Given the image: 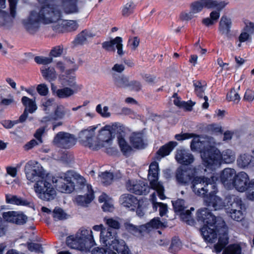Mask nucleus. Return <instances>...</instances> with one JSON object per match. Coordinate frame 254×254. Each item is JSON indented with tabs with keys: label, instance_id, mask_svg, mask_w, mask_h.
<instances>
[{
	"label": "nucleus",
	"instance_id": "603ef678",
	"mask_svg": "<svg viewBox=\"0 0 254 254\" xmlns=\"http://www.w3.org/2000/svg\"><path fill=\"white\" fill-rule=\"evenodd\" d=\"M27 248L30 252L43 253V249L40 244L34 243H27Z\"/></svg>",
	"mask_w": 254,
	"mask_h": 254
},
{
	"label": "nucleus",
	"instance_id": "6ab92c4d",
	"mask_svg": "<svg viewBox=\"0 0 254 254\" xmlns=\"http://www.w3.org/2000/svg\"><path fill=\"white\" fill-rule=\"evenodd\" d=\"M175 159L178 163L186 166L191 164L194 160V156L190 151L184 149L177 150Z\"/></svg>",
	"mask_w": 254,
	"mask_h": 254
},
{
	"label": "nucleus",
	"instance_id": "20e7f679",
	"mask_svg": "<svg viewBox=\"0 0 254 254\" xmlns=\"http://www.w3.org/2000/svg\"><path fill=\"white\" fill-rule=\"evenodd\" d=\"M207 141L210 143V148L201 153L203 165L210 169L219 167L223 160L225 163H231L235 160V154L231 149H226L222 153L215 147L216 142L213 138H208Z\"/></svg>",
	"mask_w": 254,
	"mask_h": 254
},
{
	"label": "nucleus",
	"instance_id": "bb28decb",
	"mask_svg": "<svg viewBox=\"0 0 254 254\" xmlns=\"http://www.w3.org/2000/svg\"><path fill=\"white\" fill-rule=\"evenodd\" d=\"M230 200L228 201L226 211L241 210L245 211L246 208L240 198L237 196H233L230 198Z\"/></svg>",
	"mask_w": 254,
	"mask_h": 254
},
{
	"label": "nucleus",
	"instance_id": "2f4dec72",
	"mask_svg": "<svg viewBox=\"0 0 254 254\" xmlns=\"http://www.w3.org/2000/svg\"><path fill=\"white\" fill-rule=\"evenodd\" d=\"M87 193L84 195H79L75 199L78 205L82 206H87L94 199V194L92 189L87 190Z\"/></svg>",
	"mask_w": 254,
	"mask_h": 254
},
{
	"label": "nucleus",
	"instance_id": "de8ad7c7",
	"mask_svg": "<svg viewBox=\"0 0 254 254\" xmlns=\"http://www.w3.org/2000/svg\"><path fill=\"white\" fill-rule=\"evenodd\" d=\"M223 254H242L241 248L238 245H231L226 248Z\"/></svg>",
	"mask_w": 254,
	"mask_h": 254
},
{
	"label": "nucleus",
	"instance_id": "09e8293b",
	"mask_svg": "<svg viewBox=\"0 0 254 254\" xmlns=\"http://www.w3.org/2000/svg\"><path fill=\"white\" fill-rule=\"evenodd\" d=\"M245 211L241 210L236 211H226V213L234 220L240 221L244 218V212Z\"/></svg>",
	"mask_w": 254,
	"mask_h": 254
},
{
	"label": "nucleus",
	"instance_id": "a878e982",
	"mask_svg": "<svg viewBox=\"0 0 254 254\" xmlns=\"http://www.w3.org/2000/svg\"><path fill=\"white\" fill-rule=\"evenodd\" d=\"M232 21L230 18L226 15H223L219 21L218 31L223 35L229 38L230 36L231 28Z\"/></svg>",
	"mask_w": 254,
	"mask_h": 254
},
{
	"label": "nucleus",
	"instance_id": "a19ab883",
	"mask_svg": "<svg viewBox=\"0 0 254 254\" xmlns=\"http://www.w3.org/2000/svg\"><path fill=\"white\" fill-rule=\"evenodd\" d=\"M67 113L70 115V111L68 109H65L63 105H59L57 106L53 115L57 121L63 119Z\"/></svg>",
	"mask_w": 254,
	"mask_h": 254
},
{
	"label": "nucleus",
	"instance_id": "c03bdc74",
	"mask_svg": "<svg viewBox=\"0 0 254 254\" xmlns=\"http://www.w3.org/2000/svg\"><path fill=\"white\" fill-rule=\"evenodd\" d=\"M136 4L132 1H129L122 8V14L124 16H128L134 11Z\"/></svg>",
	"mask_w": 254,
	"mask_h": 254
},
{
	"label": "nucleus",
	"instance_id": "a211bd4d",
	"mask_svg": "<svg viewBox=\"0 0 254 254\" xmlns=\"http://www.w3.org/2000/svg\"><path fill=\"white\" fill-rule=\"evenodd\" d=\"M236 175L235 170L230 168H225L221 173L220 181L226 189L230 190L233 188V184Z\"/></svg>",
	"mask_w": 254,
	"mask_h": 254
},
{
	"label": "nucleus",
	"instance_id": "f8f14e48",
	"mask_svg": "<svg viewBox=\"0 0 254 254\" xmlns=\"http://www.w3.org/2000/svg\"><path fill=\"white\" fill-rule=\"evenodd\" d=\"M194 172V171L191 169L179 167L175 173L177 183L181 186L188 185L193 177Z\"/></svg>",
	"mask_w": 254,
	"mask_h": 254
},
{
	"label": "nucleus",
	"instance_id": "e2e57ef3",
	"mask_svg": "<svg viewBox=\"0 0 254 254\" xmlns=\"http://www.w3.org/2000/svg\"><path fill=\"white\" fill-rule=\"evenodd\" d=\"M247 197L252 200H254V179L251 180L249 183V187L247 189Z\"/></svg>",
	"mask_w": 254,
	"mask_h": 254
},
{
	"label": "nucleus",
	"instance_id": "9d476101",
	"mask_svg": "<svg viewBox=\"0 0 254 254\" xmlns=\"http://www.w3.org/2000/svg\"><path fill=\"white\" fill-rule=\"evenodd\" d=\"M127 190L130 192L137 195H146L150 190V187L147 183L139 180H128L126 183Z\"/></svg>",
	"mask_w": 254,
	"mask_h": 254
},
{
	"label": "nucleus",
	"instance_id": "6e6d98bb",
	"mask_svg": "<svg viewBox=\"0 0 254 254\" xmlns=\"http://www.w3.org/2000/svg\"><path fill=\"white\" fill-rule=\"evenodd\" d=\"M227 99L229 101H232L238 103L241 98L238 92L235 89H232L227 95Z\"/></svg>",
	"mask_w": 254,
	"mask_h": 254
},
{
	"label": "nucleus",
	"instance_id": "58836bf2",
	"mask_svg": "<svg viewBox=\"0 0 254 254\" xmlns=\"http://www.w3.org/2000/svg\"><path fill=\"white\" fill-rule=\"evenodd\" d=\"M253 158V157L249 154L241 155L237 159V164L241 168H245L251 163Z\"/></svg>",
	"mask_w": 254,
	"mask_h": 254
},
{
	"label": "nucleus",
	"instance_id": "864d4df0",
	"mask_svg": "<svg viewBox=\"0 0 254 254\" xmlns=\"http://www.w3.org/2000/svg\"><path fill=\"white\" fill-rule=\"evenodd\" d=\"M124 225L126 230L134 235H136L140 233V231L138 227L128 222H126L125 223Z\"/></svg>",
	"mask_w": 254,
	"mask_h": 254
},
{
	"label": "nucleus",
	"instance_id": "f03ea898",
	"mask_svg": "<svg viewBox=\"0 0 254 254\" xmlns=\"http://www.w3.org/2000/svg\"><path fill=\"white\" fill-rule=\"evenodd\" d=\"M207 215L206 220L203 223V226L200 229L201 235L204 240L208 242H215L217 237V232L220 235L218 243L214 246V251L216 253H219L228 244L229 238L228 232L225 227L224 221L222 222L221 228L219 229L216 225V217L212 214L208 208L199 209L197 212L196 219L198 221H204L203 216Z\"/></svg>",
	"mask_w": 254,
	"mask_h": 254
},
{
	"label": "nucleus",
	"instance_id": "c9c22d12",
	"mask_svg": "<svg viewBox=\"0 0 254 254\" xmlns=\"http://www.w3.org/2000/svg\"><path fill=\"white\" fill-rule=\"evenodd\" d=\"M208 0H199L192 2L190 5V10L195 15L200 12L203 7L208 8Z\"/></svg>",
	"mask_w": 254,
	"mask_h": 254
},
{
	"label": "nucleus",
	"instance_id": "4468645a",
	"mask_svg": "<svg viewBox=\"0 0 254 254\" xmlns=\"http://www.w3.org/2000/svg\"><path fill=\"white\" fill-rule=\"evenodd\" d=\"M250 182L248 174L244 172H240L236 174L234 178L233 188L240 192H244L247 190Z\"/></svg>",
	"mask_w": 254,
	"mask_h": 254
},
{
	"label": "nucleus",
	"instance_id": "0eeeda50",
	"mask_svg": "<svg viewBox=\"0 0 254 254\" xmlns=\"http://www.w3.org/2000/svg\"><path fill=\"white\" fill-rule=\"evenodd\" d=\"M96 127H90L86 129L81 131L79 133V141L85 146L92 150H97L103 147V145L100 142L96 140H93L95 135Z\"/></svg>",
	"mask_w": 254,
	"mask_h": 254
},
{
	"label": "nucleus",
	"instance_id": "9b49d317",
	"mask_svg": "<svg viewBox=\"0 0 254 254\" xmlns=\"http://www.w3.org/2000/svg\"><path fill=\"white\" fill-rule=\"evenodd\" d=\"M53 142L60 147L68 148L75 144L76 140L73 135L67 132H59L55 136Z\"/></svg>",
	"mask_w": 254,
	"mask_h": 254
},
{
	"label": "nucleus",
	"instance_id": "dca6fc26",
	"mask_svg": "<svg viewBox=\"0 0 254 254\" xmlns=\"http://www.w3.org/2000/svg\"><path fill=\"white\" fill-rule=\"evenodd\" d=\"M9 4L10 16L8 13L0 9V25H4L11 22L12 19L14 18L16 15V5L17 0H8Z\"/></svg>",
	"mask_w": 254,
	"mask_h": 254
},
{
	"label": "nucleus",
	"instance_id": "2eb2a0df",
	"mask_svg": "<svg viewBox=\"0 0 254 254\" xmlns=\"http://www.w3.org/2000/svg\"><path fill=\"white\" fill-rule=\"evenodd\" d=\"M102 45V48L109 52H115L116 48L118 54L121 57L125 53L123 50V40L120 37H116L109 41L104 42Z\"/></svg>",
	"mask_w": 254,
	"mask_h": 254
},
{
	"label": "nucleus",
	"instance_id": "3c124183",
	"mask_svg": "<svg viewBox=\"0 0 254 254\" xmlns=\"http://www.w3.org/2000/svg\"><path fill=\"white\" fill-rule=\"evenodd\" d=\"M54 104V100L53 99H44L42 101V106L43 110L46 113H49L51 107Z\"/></svg>",
	"mask_w": 254,
	"mask_h": 254
},
{
	"label": "nucleus",
	"instance_id": "680f3d73",
	"mask_svg": "<svg viewBox=\"0 0 254 254\" xmlns=\"http://www.w3.org/2000/svg\"><path fill=\"white\" fill-rule=\"evenodd\" d=\"M34 61L38 64H48L52 62L53 59L51 57L37 56L35 57Z\"/></svg>",
	"mask_w": 254,
	"mask_h": 254
},
{
	"label": "nucleus",
	"instance_id": "a18cd8bd",
	"mask_svg": "<svg viewBox=\"0 0 254 254\" xmlns=\"http://www.w3.org/2000/svg\"><path fill=\"white\" fill-rule=\"evenodd\" d=\"M99 176L101 182L105 186L111 184L114 177L113 173L107 171L102 173Z\"/></svg>",
	"mask_w": 254,
	"mask_h": 254
},
{
	"label": "nucleus",
	"instance_id": "13d9d810",
	"mask_svg": "<svg viewBox=\"0 0 254 254\" xmlns=\"http://www.w3.org/2000/svg\"><path fill=\"white\" fill-rule=\"evenodd\" d=\"M6 202L7 203L19 205L22 204V200L16 195H11L10 194H6Z\"/></svg>",
	"mask_w": 254,
	"mask_h": 254
},
{
	"label": "nucleus",
	"instance_id": "f3484780",
	"mask_svg": "<svg viewBox=\"0 0 254 254\" xmlns=\"http://www.w3.org/2000/svg\"><path fill=\"white\" fill-rule=\"evenodd\" d=\"M92 234V231L90 229L82 228L75 234L79 241L85 244V247L88 251L95 244Z\"/></svg>",
	"mask_w": 254,
	"mask_h": 254
},
{
	"label": "nucleus",
	"instance_id": "0e129e2a",
	"mask_svg": "<svg viewBox=\"0 0 254 254\" xmlns=\"http://www.w3.org/2000/svg\"><path fill=\"white\" fill-rule=\"evenodd\" d=\"M27 217L23 214L18 213L16 212L13 223L18 225H22L26 223Z\"/></svg>",
	"mask_w": 254,
	"mask_h": 254
},
{
	"label": "nucleus",
	"instance_id": "69168bd1",
	"mask_svg": "<svg viewBox=\"0 0 254 254\" xmlns=\"http://www.w3.org/2000/svg\"><path fill=\"white\" fill-rule=\"evenodd\" d=\"M146 225L147 228H159L161 227L163 224L161 222L159 218H154L148 223Z\"/></svg>",
	"mask_w": 254,
	"mask_h": 254
},
{
	"label": "nucleus",
	"instance_id": "393cba45",
	"mask_svg": "<svg viewBox=\"0 0 254 254\" xmlns=\"http://www.w3.org/2000/svg\"><path fill=\"white\" fill-rule=\"evenodd\" d=\"M121 204L130 210H134L139 204V201L136 197L130 194H124L120 198Z\"/></svg>",
	"mask_w": 254,
	"mask_h": 254
},
{
	"label": "nucleus",
	"instance_id": "ddd939ff",
	"mask_svg": "<svg viewBox=\"0 0 254 254\" xmlns=\"http://www.w3.org/2000/svg\"><path fill=\"white\" fill-rule=\"evenodd\" d=\"M77 1L78 0H62L61 4L56 5L53 2L50 3L49 5L50 6L58 7L62 11L63 10L66 14H73L79 11Z\"/></svg>",
	"mask_w": 254,
	"mask_h": 254
},
{
	"label": "nucleus",
	"instance_id": "79ce46f5",
	"mask_svg": "<svg viewBox=\"0 0 254 254\" xmlns=\"http://www.w3.org/2000/svg\"><path fill=\"white\" fill-rule=\"evenodd\" d=\"M43 76L49 81L55 80L57 77V74L55 69L53 67H48L41 69Z\"/></svg>",
	"mask_w": 254,
	"mask_h": 254
},
{
	"label": "nucleus",
	"instance_id": "6e6552de",
	"mask_svg": "<svg viewBox=\"0 0 254 254\" xmlns=\"http://www.w3.org/2000/svg\"><path fill=\"white\" fill-rule=\"evenodd\" d=\"M67 175V171L53 178V183L56 184L55 186L57 190L61 192L70 193L74 189L75 183L71 181L70 178H68Z\"/></svg>",
	"mask_w": 254,
	"mask_h": 254
},
{
	"label": "nucleus",
	"instance_id": "423d86ee",
	"mask_svg": "<svg viewBox=\"0 0 254 254\" xmlns=\"http://www.w3.org/2000/svg\"><path fill=\"white\" fill-rule=\"evenodd\" d=\"M158 164L156 162L151 163L149 166L148 178L151 188L156 190L159 198L163 200L165 198L164 188L160 182H158Z\"/></svg>",
	"mask_w": 254,
	"mask_h": 254
},
{
	"label": "nucleus",
	"instance_id": "f257e3e1",
	"mask_svg": "<svg viewBox=\"0 0 254 254\" xmlns=\"http://www.w3.org/2000/svg\"><path fill=\"white\" fill-rule=\"evenodd\" d=\"M62 11L58 7L44 5L30 11L29 15L22 20V24L25 30L30 34L37 32L41 23L49 24L54 23L52 28L56 32H65L63 24Z\"/></svg>",
	"mask_w": 254,
	"mask_h": 254
},
{
	"label": "nucleus",
	"instance_id": "39448f33",
	"mask_svg": "<svg viewBox=\"0 0 254 254\" xmlns=\"http://www.w3.org/2000/svg\"><path fill=\"white\" fill-rule=\"evenodd\" d=\"M217 180L218 177L215 175L210 178L196 177L191 182V188L196 195L205 198L209 194L217 192L216 182Z\"/></svg>",
	"mask_w": 254,
	"mask_h": 254
},
{
	"label": "nucleus",
	"instance_id": "5701e85b",
	"mask_svg": "<svg viewBox=\"0 0 254 254\" xmlns=\"http://www.w3.org/2000/svg\"><path fill=\"white\" fill-rule=\"evenodd\" d=\"M173 208L175 212L180 213L181 218L186 221L189 222L191 218V211L189 210H185L186 206L185 201L183 199H178L176 201H172Z\"/></svg>",
	"mask_w": 254,
	"mask_h": 254
},
{
	"label": "nucleus",
	"instance_id": "412c9836",
	"mask_svg": "<svg viewBox=\"0 0 254 254\" xmlns=\"http://www.w3.org/2000/svg\"><path fill=\"white\" fill-rule=\"evenodd\" d=\"M117 237V233L110 228H104L100 233V242L104 246L109 248Z\"/></svg>",
	"mask_w": 254,
	"mask_h": 254
},
{
	"label": "nucleus",
	"instance_id": "4c0bfd02",
	"mask_svg": "<svg viewBox=\"0 0 254 254\" xmlns=\"http://www.w3.org/2000/svg\"><path fill=\"white\" fill-rule=\"evenodd\" d=\"M77 90L65 87L56 90V94L60 98H67L74 94Z\"/></svg>",
	"mask_w": 254,
	"mask_h": 254
},
{
	"label": "nucleus",
	"instance_id": "338daca9",
	"mask_svg": "<svg viewBox=\"0 0 254 254\" xmlns=\"http://www.w3.org/2000/svg\"><path fill=\"white\" fill-rule=\"evenodd\" d=\"M15 214L16 212L15 211L4 212L2 213V217L7 222L14 223Z\"/></svg>",
	"mask_w": 254,
	"mask_h": 254
},
{
	"label": "nucleus",
	"instance_id": "bf43d9fd",
	"mask_svg": "<svg viewBox=\"0 0 254 254\" xmlns=\"http://www.w3.org/2000/svg\"><path fill=\"white\" fill-rule=\"evenodd\" d=\"M106 224L110 227L115 229H119L120 228V224L118 221L113 218H104Z\"/></svg>",
	"mask_w": 254,
	"mask_h": 254
},
{
	"label": "nucleus",
	"instance_id": "e433bc0d",
	"mask_svg": "<svg viewBox=\"0 0 254 254\" xmlns=\"http://www.w3.org/2000/svg\"><path fill=\"white\" fill-rule=\"evenodd\" d=\"M21 102L25 107L24 110H27V112L29 113H33L37 109L35 101L26 96L22 98Z\"/></svg>",
	"mask_w": 254,
	"mask_h": 254
},
{
	"label": "nucleus",
	"instance_id": "cd10ccee",
	"mask_svg": "<svg viewBox=\"0 0 254 254\" xmlns=\"http://www.w3.org/2000/svg\"><path fill=\"white\" fill-rule=\"evenodd\" d=\"M66 243L67 246L73 249L79 250L81 251H89L85 247V244L79 241L76 236L71 235L66 238Z\"/></svg>",
	"mask_w": 254,
	"mask_h": 254
},
{
	"label": "nucleus",
	"instance_id": "ea45409f",
	"mask_svg": "<svg viewBox=\"0 0 254 254\" xmlns=\"http://www.w3.org/2000/svg\"><path fill=\"white\" fill-rule=\"evenodd\" d=\"M93 37V35L90 32L83 30L77 36L75 39V42L77 44H83Z\"/></svg>",
	"mask_w": 254,
	"mask_h": 254
},
{
	"label": "nucleus",
	"instance_id": "7c9ffc66",
	"mask_svg": "<svg viewBox=\"0 0 254 254\" xmlns=\"http://www.w3.org/2000/svg\"><path fill=\"white\" fill-rule=\"evenodd\" d=\"M178 145L176 141H171L168 143L161 146L157 152V155L158 156L157 159H161L167 155H168L174 148Z\"/></svg>",
	"mask_w": 254,
	"mask_h": 254
},
{
	"label": "nucleus",
	"instance_id": "49530a36",
	"mask_svg": "<svg viewBox=\"0 0 254 254\" xmlns=\"http://www.w3.org/2000/svg\"><path fill=\"white\" fill-rule=\"evenodd\" d=\"M62 24L64 27L65 32L75 30L78 26L76 21L74 20H63Z\"/></svg>",
	"mask_w": 254,
	"mask_h": 254
},
{
	"label": "nucleus",
	"instance_id": "7ed1b4c3",
	"mask_svg": "<svg viewBox=\"0 0 254 254\" xmlns=\"http://www.w3.org/2000/svg\"><path fill=\"white\" fill-rule=\"evenodd\" d=\"M24 170L27 180L31 182H36L34 190L39 198L45 201L55 198L56 191L50 180L44 177V169L37 161H29L25 164Z\"/></svg>",
	"mask_w": 254,
	"mask_h": 254
},
{
	"label": "nucleus",
	"instance_id": "4d7b16f0",
	"mask_svg": "<svg viewBox=\"0 0 254 254\" xmlns=\"http://www.w3.org/2000/svg\"><path fill=\"white\" fill-rule=\"evenodd\" d=\"M66 214L60 207H55L53 211V217L56 220H62L66 218Z\"/></svg>",
	"mask_w": 254,
	"mask_h": 254
},
{
	"label": "nucleus",
	"instance_id": "f704fd0d",
	"mask_svg": "<svg viewBox=\"0 0 254 254\" xmlns=\"http://www.w3.org/2000/svg\"><path fill=\"white\" fill-rule=\"evenodd\" d=\"M114 84L120 88H127L129 85V78L124 75L113 74Z\"/></svg>",
	"mask_w": 254,
	"mask_h": 254
},
{
	"label": "nucleus",
	"instance_id": "8fccbe9b",
	"mask_svg": "<svg viewBox=\"0 0 254 254\" xmlns=\"http://www.w3.org/2000/svg\"><path fill=\"white\" fill-rule=\"evenodd\" d=\"M209 2H208V8H216L218 9V11L222 10L227 4V2L225 1H218L213 0H208Z\"/></svg>",
	"mask_w": 254,
	"mask_h": 254
},
{
	"label": "nucleus",
	"instance_id": "5fc2aeb1",
	"mask_svg": "<svg viewBox=\"0 0 254 254\" xmlns=\"http://www.w3.org/2000/svg\"><path fill=\"white\" fill-rule=\"evenodd\" d=\"M126 245L125 242L123 240L119 239L116 238L115 241L112 245H111V247L109 249H113L114 250H116L118 252L119 250L121 249L124 248V247Z\"/></svg>",
	"mask_w": 254,
	"mask_h": 254
},
{
	"label": "nucleus",
	"instance_id": "052dcab7",
	"mask_svg": "<svg viewBox=\"0 0 254 254\" xmlns=\"http://www.w3.org/2000/svg\"><path fill=\"white\" fill-rule=\"evenodd\" d=\"M109 108L107 106L104 107L103 109L102 108L101 104H99L96 106V112L101 115V116L104 118L109 117L111 115L110 113L108 112Z\"/></svg>",
	"mask_w": 254,
	"mask_h": 254
},
{
	"label": "nucleus",
	"instance_id": "473e14b6",
	"mask_svg": "<svg viewBox=\"0 0 254 254\" xmlns=\"http://www.w3.org/2000/svg\"><path fill=\"white\" fill-rule=\"evenodd\" d=\"M44 131L45 128H40L38 129L34 134V136L36 138V140L32 139L29 142H28L25 145V149L26 150H29L34 146L42 143L43 142L42 139V135L44 133Z\"/></svg>",
	"mask_w": 254,
	"mask_h": 254
},
{
	"label": "nucleus",
	"instance_id": "c756f323",
	"mask_svg": "<svg viewBox=\"0 0 254 254\" xmlns=\"http://www.w3.org/2000/svg\"><path fill=\"white\" fill-rule=\"evenodd\" d=\"M193 86L194 87V91L197 97L200 98H203L204 102L202 104V107L203 109H207L209 106L208 103V97L206 96H204V92L205 89L204 86L202 85L200 81L193 82Z\"/></svg>",
	"mask_w": 254,
	"mask_h": 254
},
{
	"label": "nucleus",
	"instance_id": "c85d7f7f",
	"mask_svg": "<svg viewBox=\"0 0 254 254\" xmlns=\"http://www.w3.org/2000/svg\"><path fill=\"white\" fill-rule=\"evenodd\" d=\"M198 137V136H196L191 140L190 143V148L192 150H197L199 149H200L201 146L203 145L204 146V150L201 152V153L206 150H207L210 148V143L209 142L207 141V140L208 139V138L212 137L210 136H206V137L204 138L203 140H200Z\"/></svg>",
	"mask_w": 254,
	"mask_h": 254
},
{
	"label": "nucleus",
	"instance_id": "72a5a7b5",
	"mask_svg": "<svg viewBox=\"0 0 254 254\" xmlns=\"http://www.w3.org/2000/svg\"><path fill=\"white\" fill-rule=\"evenodd\" d=\"M143 136L140 132H133L130 137V142L134 148L143 149L145 147Z\"/></svg>",
	"mask_w": 254,
	"mask_h": 254
},
{
	"label": "nucleus",
	"instance_id": "aec40b11",
	"mask_svg": "<svg viewBox=\"0 0 254 254\" xmlns=\"http://www.w3.org/2000/svg\"><path fill=\"white\" fill-rule=\"evenodd\" d=\"M216 193L209 194L204 198V200L206 206L215 210L221 209L225 206V203L220 197L215 195Z\"/></svg>",
	"mask_w": 254,
	"mask_h": 254
},
{
	"label": "nucleus",
	"instance_id": "37998d69",
	"mask_svg": "<svg viewBox=\"0 0 254 254\" xmlns=\"http://www.w3.org/2000/svg\"><path fill=\"white\" fill-rule=\"evenodd\" d=\"M118 144L121 151L124 154H127L131 150V147L122 136L118 137Z\"/></svg>",
	"mask_w": 254,
	"mask_h": 254
},
{
	"label": "nucleus",
	"instance_id": "b1692460",
	"mask_svg": "<svg viewBox=\"0 0 254 254\" xmlns=\"http://www.w3.org/2000/svg\"><path fill=\"white\" fill-rule=\"evenodd\" d=\"M67 175V178H70L71 181L75 182V187H76L77 189L82 190L84 188H86L87 190L92 189L91 186L87 184L85 179L79 174L72 171H68Z\"/></svg>",
	"mask_w": 254,
	"mask_h": 254
},
{
	"label": "nucleus",
	"instance_id": "1a4fd4ad",
	"mask_svg": "<svg viewBox=\"0 0 254 254\" xmlns=\"http://www.w3.org/2000/svg\"><path fill=\"white\" fill-rule=\"evenodd\" d=\"M67 62L70 65L71 68L67 70L65 74L63 75L60 77L61 83L64 86H69L72 89L77 90L80 88L76 84L74 74L71 73V72L76 70L78 66L76 65L75 62L71 60H67Z\"/></svg>",
	"mask_w": 254,
	"mask_h": 254
},
{
	"label": "nucleus",
	"instance_id": "774afa93",
	"mask_svg": "<svg viewBox=\"0 0 254 254\" xmlns=\"http://www.w3.org/2000/svg\"><path fill=\"white\" fill-rule=\"evenodd\" d=\"M131 90L139 91L141 89L142 85L141 83L137 80H132L129 82L128 86Z\"/></svg>",
	"mask_w": 254,
	"mask_h": 254
},
{
	"label": "nucleus",
	"instance_id": "4be33fe9",
	"mask_svg": "<svg viewBox=\"0 0 254 254\" xmlns=\"http://www.w3.org/2000/svg\"><path fill=\"white\" fill-rule=\"evenodd\" d=\"M116 127L115 125L105 126L100 130L96 140L102 143L104 147L105 143H108L111 140L113 134L115 133L114 130Z\"/></svg>",
	"mask_w": 254,
	"mask_h": 254
}]
</instances>
